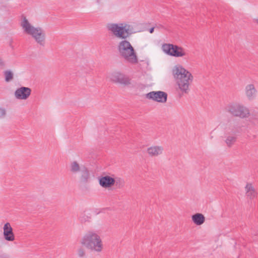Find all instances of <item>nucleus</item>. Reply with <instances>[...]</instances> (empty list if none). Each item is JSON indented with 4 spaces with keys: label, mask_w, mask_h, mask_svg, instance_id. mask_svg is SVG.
<instances>
[{
    "label": "nucleus",
    "mask_w": 258,
    "mask_h": 258,
    "mask_svg": "<svg viewBox=\"0 0 258 258\" xmlns=\"http://www.w3.org/2000/svg\"><path fill=\"white\" fill-rule=\"evenodd\" d=\"M106 28L115 38L121 40L117 46L120 57L130 63H137L138 59L135 49L126 40L135 33L133 26L126 23H110L106 25Z\"/></svg>",
    "instance_id": "obj_1"
},
{
    "label": "nucleus",
    "mask_w": 258,
    "mask_h": 258,
    "mask_svg": "<svg viewBox=\"0 0 258 258\" xmlns=\"http://www.w3.org/2000/svg\"><path fill=\"white\" fill-rule=\"evenodd\" d=\"M80 243L88 249L101 252L103 248L102 239L99 234L93 231H89L82 237Z\"/></svg>",
    "instance_id": "obj_2"
},
{
    "label": "nucleus",
    "mask_w": 258,
    "mask_h": 258,
    "mask_svg": "<svg viewBox=\"0 0 258 258\" xmlns=\"http://www.w3.org/2000/svg\"><path fill=\"white\" fill-rule=\"evenodd\" d=\"M21 26L24 32L30 35L38 44L42 46L45 45L46 35L45 31L42 28L35 27L30 23L26 18H24L21 22Z\"/></svg>",
    "instance_id": "obj_3"
},
{
    "label": "nucleus",
    "mask_w": 258,
    "mask_h": 258,
    "mask_svg": "<svg viewBox=\"0 0 258 258\" xmlns=\"http://www.w3.org/2000/svg\"><path fill=\"white\" fill-rule=\"evenodd\" d=\"M172 73L180 90L183 92L187 93L189 82L192 78L191 74L180 66H175L173 69Z\"/></svg>",
    "instance_id": "obj_4"
},
{
    "label": "nucleus",
    "mask_w": 258,
    "mask_h": 258,
    "mask_svg": "<svg viewBox=\"0 0 258 258\" xmlns=\"http://www.w3.org/2000/svg\"><path fill=\"white\" fill-rule=\"evenodd\" d=\"M69 170L73 174H79V180L81 183L86 184L90 181V171L85 166L80 164L77 161L70 162Z\"/></svg>",
    "instance_id": "obj_5"
},
{
    "label": "nucleus",
    "mask_w": 258,
    "mask_h": 258,
    "mask_svg": "<svg viewBox=\"0 0 258 258\" xmlns=\"http://www.w3.org/2000/svg\"><path fill=\"white\" fill-rule=\"evenodd\" d=\"M226 110L232 115L242 118H246L250 114L248 108L239 103H230L227 106Z\"/></svg>",
    "instance_id": "obj_6"
},
{
    "label": "nucleus",
    "mask_w": 258,
    "mask_h": 258,
    "mask_svg": "<svg viewBox=\"0 0 258 258\" xmlns=\"http://www.w3.org/2000/svg\"><path fill=\"white\" fill-rule=\"evenodd\" d=\"M162 48L165 53L172 56L181 57L185 55L181 47L172 44H164L162 45Z\"/></svg>",
    "instance_id": "obj_7"
},
{
    "label": "nucleus",
    "mask_w": 258,
    "mask_h": 258,
    "mask_svg": "<svg viewBox=\"0 0 258 258\" xmlns=\"http://www.w3.org/2000/svg\"><path fill=\"white\" fill-rule=\"evenodd\" d=\"M146 97L157 102L165 103L167 101V94L163 91H152L147 93Z\"/></svg>",
    "instance_id": "obj_8"
},
{
    "label": "nucleus",
    "mask_w": 258,
    "mask_h": 258,
    "mask_svg": "<svg viewBox=\"0 0 258 258\" xmlns=\"http://www.w3.org/2000/svg\"><path fill=\"white\" fill-rule=\"evenodd\" d=\"M110 80L114 83L123 85L130 84V80L125 75L120 72H114L110 76Z\"/></svg>",
    "instance_id": "obj_9"
},
{
    "label": "nucleus",
    "mask_w": 258,
    "mask_h": 258,
    "mask_svg": "<svg viewBox=\"0 0 258 258\" xmlns=\"http://www.w3.org/2000/svg\"><path fill=\"white\" fill-rule=\"evenodd\" d=\"M31 89L26 87L18 88L15 92V97L19 100H26L31 95Z\"/></svg>",
    "instance_id": "obj_10"
},
{
    "label": "nucleus",
    "mask_w": 258,
    "mask_h": 258,
    "mask_svg": "<svg viewBox=\"0 0 258 258\" xmlns=\"http://www.w3.org/2000/svg\"><path fill=\"white\" fill-rule=\"evenodd\" d=\"M244 93L247 99L251 101L255 99L257 91L253 84H248L245 87Z\"/></svg>",
    "instance_id": "obj_11"
},
{
    "label": "nucleus",
    "mask_w": 258,
    "mask_h": 258,
    "mask_svg": "<svg viewBox=\"0 0 258 258\" xmlns=\"http://www.w3.org/2000/svg\"><path fill=\"white\" fill-rule=\"evenodd\" d=\"M4 236L5 239L9 241L15 240V235L13 231V228L10 223H6L4 226Z\"/></svg>",
    "instance_id": "obj_12"
},
{
    "label": "nucleus",
    "mask_w": 258,
    "mask_h": 258,
    "mask_svg": "<svg viewBox=\"0 0 258 258\" xmlns=\"http://www.w3.org/2000/svg\"><path fill=\"white\" fill-rule=\"evenodd\" d=\"M99 182L102 187L107 188L114 185L115 178L106 175L100 178Z\"/></svg>",
    "instance_id": "obj_13"
},
{
    "label": "nucleus",
    "mask_w": 258,
    "mask_h": 258,
    "mask_svg": "<svg viewBox=\"0 0 258 258\" xmlns=\"http://www.w3.org/2000/svg\"><path fill=\"white\" fill-rule=\"evenodd\" d=\"M163 150V147L154 146L148 148L147 152L150 157H157L162 154Z\"/></svg>",
    "instance_id": "obj_14"
},
{
    "label": "nucleus",
    "mask_w": 258,
    "mask_h": 258,
    "mask_svg": "<svg viewBox=\"0 0 258 258\" xmlns=\"http://www.w3.org/2000/svg\"><path fill=\"white\" fill-rule=\"evenodd\" d=\"M246 196L253 199L256 197L257 193L253 186L251 183H247L245 187Z\"/></svg>",
    "instance_id": "obj_15"
},
{
    "label": "nucleus",
    "mask_w": 258,
    "mask_h": 258,
    "mask_svg": "<svg viewBox=\"0 0 258 258\" xmlns=\"http://www.w3.org/2000/svg\"><path fill=\"white\" fill-rule=\"evenodd\" d=\"M205 221V217L202 214H195V224L197 225H202Z\"/></svg>",
    "instance_id": "obj_16"
},
{
    "label": "nucleus",
    "mask_w": 258,
    "mask_h": 258,
    "mask_svg": "<svg viewBox=\"0 0 258 258\" xmlns=\"http://www.w3.org/2000/svg\"><path fill=\"white\" fill-rule=\"evenodd\" d=\"M236 141V138L233 136H228L226 140L225 143L228 147H231Z\"/></svg>",
    "instance_id": "obj_17"
},
{
    "label": "nucleus",
    "mask_w": 258,
    "mask_h": 258,
    "mask_svg": "<svg viewBox=\"0 0 258 258\" xmlns=\"http://www.w3.org/2000/svg\"><path fill=\"white\" fill-rule=\"evenodd\" d=\"M4 74L6 82H9L13 79L14 74L12 71L7 70L5 71Z\"/></svg>",
    "instance_id": "obj_18"
},
{
    "label": "nucleus",
    "mask_w": 258,
    "mask_h": 258,
    "mask_svg": "<svg viewBox=\"0 0 258 258\" xmlns=\"http://www.w3.org/2000/svg\"><path fill=\"white\" fill-rule=\"evenodd\" d=\"M124 181L120 178H116L115 179V184L117 188H122L124 186Z\"/></svg>",
    "instance_id": "obj_19"
},
{
    "label": "nucleus",
    "mask_w": 258,
    "mask_h": 258,
    "mask_svg": "<svg viewBox=\"0 0 258 258\" xmlns=\"http://www.w3.org/2000/svg\"><path fill=\"white\" fill-rule=\"evenodd\" d=\"M77 254L80 258L85 257L86 256L85 249L82 247H79L77 250Z\"/></svg>",
    "instance_id": "obj_20"
},
{
    "label": "nucleus",
    "mask_w": 258,
    "mask_h": 258,
    "mask_svg": "<svg viewBox=\"0 0 258 258\" xmlns=\"http://www.w3.org/2000/svg\"><path fill=\"white\" fill-rule=\"evenodd\" d=\"M6 115V110L5 108H0V118H3Z\"/></svg>",
    "instance_id": "obj_21"
},
{
    "label": "nucleus",
    "mask_w": 258,
    "mask_h": 258,
    "mask_svg": "<svg viewBox=\"0 0 258 258\" xmlns=\"http://www.w3.org/2000/svg\"><path fill=\"white\" fill-rule=\"evenodd\" d=\"M6 64L5 61H4L2 59H0V69H4L5 68Z\"/></svg>",
    "instance_id": "obj_22"
},
{
    "label": "nucleus",
    "mask_w": 258,
    "mask_h": 258,
    "mask_svg": "<svg viewBox=\"0 0 258 258\" xmlns=\"http://www.w3.org/2000/svg\"><path fill=\"white\" fill-rule=\"evenodd\" d=\"M154 27L151 28H150V30H149V32H150V33H153V32H154Z\"/></svg>",
    "instance_id": "obj_23"
},
{
    "label": "nucleus",
    "mask_w": 258,
    "mask_h": 258,
    "mask_svg": "<svg viewBox=\"0 0 258 258\" xmlns=\"http://www.w3.org/2000/svg\"><path fill=\"white\" fill-rule=\"evenodd\" d=\"M255 22L258 25V18L255 20Z\"/></svg>",
    "instance_id": "obj_24"
},
{
    "label": "nucleus",
    "mask_w": 258,
    "mask_h": 258,
    "mask_svg": "<svg viewBox=\"0 0 258 258\" xmlns=\"http://www.w3.org/2000/svg\"><path fill=\"white\" fill-rule=\"evenodd\" d=\"M192 220L194 221V215L191 216Z\"/></svg>",
    "instance_id": "obj_25"
},
{
    "label": "nucleus",
    "mask_w": 258,
    "mask_h": 258,
    "mask_svg": "<svg viewBox=\"0 0 258 258\" xmlns=\"http://www.w3.org/2000/svg\"><path fill=\"white\" fill-rule=\"evenodd\" d=\"M0 258H2V256H0Z\"/></svg>",
    "instance_id": "obj_26"
}]
</instances>
